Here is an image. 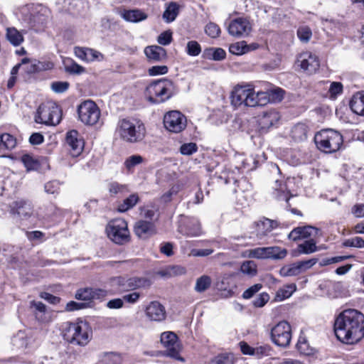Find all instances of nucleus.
Instances as JSON below:
<instances>
[{
	"label": "nucleus",
	"mask_w": 364,
	"mask_h": 364,
	"mask_svg": "<svg viewBox=\"0 0 364 364\" xmlns=\"http://www.w3.org/2000/svg\"><path fill=\"white\" fill-rule=\"evenodd\" d=\"M134 232L139 238L146 240L156 233V228L153 222L139 220L134 224Z\"/></svg>",
	"instance_id": "6ab92c4d"
},
{
	"label": "nucleus",
	"mask_w": 364,
	"mask_h": 364,
	"mask_svg": "<svg viewBox=\"0 0 364 364\" xmlns=\"http://www.w3.org/2000/svg\"><path fill=\"white\" fill-rule=\"evenodd\" d=\"M211 282L209 276L203 275L197 279L194 289L197 292H203L210 287Z\"/></svg>",
	"instance_id": "79ce46f5"
},
{
	"label": "nucleus",
	"mask_w": 364,
	"mask_h": 364,
	"mask_svg": "<svg viewBox=\"0 0 364 364\" xmlns=\"http://www.w3.org/2000/svg\"><path fill=\"white\" fill-rule=\"evenodd\" d=\"M269 300V294L267 293L262 292L259 294V296L253 300V306L257 308L262 307L267 303Z\"/></svg>",
	"instance_id": "bf43d9fd"
},
{
	"label": "nucleus",
	"mask_w": 364,
	"mask_h": 364,
	"mask_svg": "<svg viewBox=\"0 0 364 364\" xmlns=\"http://www.w3.org/2000/svg\"><path fill=\"white\" fill-rule=\"evenodd\" d=\"M176 92L173 81L162 78L151 82L146 90L149 100L152 103H161L169 100Z\"/></svg>",
	"instance_id": "20e7f679"
},
{
	"label": "nucleus",
	"mask_w": 364,
	"mask_h": 364,
	"mask_svg": "<svg viewBox=\"0 0 364 364\" xmlns=\"http://www.w3.org/2000/svg\"><path fill=\"white\" fill-rule=\"evenodd\" d=\"M122 17L127 21L138 23L146 19L147 15L140 10L134 9L125 11L122 14Z\"/></svg>",
	"instance_id": "c756f323"
},
{
	"label": "nucleus",
	"mask_w": 364,
	"mask_h": 364,
	"mask_svg": "<svg viewBox=\"0 0 364 364\" xmlns=\"http://www.w3.org/2000/svg\"><path fill=\"white\" fill-rule=\"evenodd\" d=\"M66 143L69 147L70 154L73 157L78 156L84 148V141L76 130H70L66 134Z\"/></svg>",
	"instance_id": "dca6fc26"
},
{
	"label": "nucleus",
	"mask_w": 364,
	"mask_h": 364,
	"mask_svg": "<svg viewBox=\"0 0 364 364\" xmlns=\"http://www.w3.org/2000/svg\"><path fill=\"white\" fill-rule=\"evenodd\" d=\"M307 132L308 127L306 124H297L291 130L292 137L296 140L302 141L306 139Z\"/></svg>",
	"instance_id": "58836bf2"
},
{
	"label": "nucleus",
	"mask_w": 364,
	"mask_h": 364,
	"mask_svg": "<svg viewBox=\"0 0 364 364\" xmlns=\"http://www.w3.org/2000/svg\"><path fill=\"white\" fill-rule=\"evenodd\" d=\"M205 33L211 38H216L220 33L219 26L214 23H209L205 26Z\"/></svg>",
	"instance_id": "052dcab7"
},
{
	"label": "nucleus",
	"mask_w": 364,
	"mask_h": 364,
	"mask_svg": "<svg viewBox=\"0 0 364 364\" xmlns=\"http://www.w3.org/2000/svg\"><path fill=\"white\" fill-rule=\"evenodd\" d=\"M172 39V32L166 31L159 36L157 41L160 45L167 46L171 43Z\"/></svg>",
	"instance_id": "680f3d73"
},
{
	"label": "nucleus",
	"mask_w": 364,
	"mask_h": 364,
	"mask_svg": "<svg viewBox=\"0 0 364 364\" xmlns=\"http://www.w3.org/2000/svg\"><path fill=\"white\" fill-rule=\"evenodd\" d=\"M62 118L60 108L55 103L43 104L38 107L35 121L37 123L55 126Z\"/></svg>",
	"instance_id": "6e6552de"
},
{
	"label": "nucleus",
	"mask_w": 364,
	"mask_h": 364,
	"mask_svg": "<svg viewBox=\"0 0 364 364\" xmlns=\"http://www.w3.org/2000/svg\"><path fill=\"white\" fill-rule=\"evenodd\" d=\"M201 52L200 44L196 41H188L186 46V53L191 56H198Z\"/></svg>",
	"instance_id": "603ef678"
},
{
	"label": "nucleus",
	"mask_w": 364,
	"mask_h": 364,
	"mask_svg": "<svg viewBox=\"0 0 364 364\" xmlns=\"http://www.w3.org/2000/svg\"><path fill=\"white\" fill-rule=\"evenodd\" d=\"M249 257L256 259H269V247H257L249 251Z\"/></svg>",
	"instance_id": "a18cd8bd"
},
{
	"label": "nucleus",
	"mask_w": 364,
	"mask_h": 364,
	"mask_svg": "<svg viewBox=\"0 0 364 364\" xmlns=\"http://www.w3.org/2000/svg\"><path fill=\"white\" fill-rule=\"evenodd\" d=\"M62 331L63 338L72 345L85 346L92 339V328L87 322L82 320L63 323Z\"/></svg>",
	"instance_id": "f03ea898"
},
{
	"label": "nucleus",
	"mask_w": 364,
	"mask_h": 364,
	"mask_svg": "<svg viewBox=\"0 0 364 364\" xmlns=\"http://www.w3.org/2000/svg\"><path fill=\"white\" fill-rule=\"evenodd\" d=\"M253 104L252 107L264 106L269 102H271V97L269 96V90L266 92H257V93L253 90V96L252 97Z\"/></svg>",
	"instance_id": "72a5a7b5"
},
{
	"label": "nucleus",
	"mask_w": 364,
	"mask_h": 364,
	"mask_svg": "<svg viewBox=\"0 0 364 364\" xmlns=\"http://www.w3.org/2000/svg\"><path fill=\"white\" fill-rule=\"evenodd\" d=\"M245 41H240L230 46L229 51L234 55H240L248 52Z\"/></svg>",
	"instance_id": "49530a36"
},
{
	"label": "nucleus",
	"mask_w": 364,
	"mask_h": 364,
	"mask_svg": "<svg viewBox=\"0 0 364 364\" xmlns=\"http://www.w3.org/2000/svg\"><path fill=\"white\" fill-rule=\"evenodd\" d=\"M299 254L309 255L317 251V247L314 240H306L304 243L298 245Z\"/></svg>",
	"instance_id": "a19ab883"
},
{
	"label": "nucleus",
	"mask_w": 364,
	"mask_h": 364,
	"mask_svg": "<svg viewBox=\"0 0 364 364\" xmlns=\"http://www.w3.org/2000/svg\"><path fill=\"white\" fill-rule=\"evenodd\" d=\"M343 86L341 82H331L328 90L331 98H336L338 95H341L343 92Z\"/></svg>",
	"instance_id": "6e6d98bb"
},
{
	"label": "nucleus",
	"mask_w": 364,
	"mask_h": 364,
	"mask_svg": "<svg viewBox=\"0 0 364 364\" xmlns=\"http://www.w3.org/2000/svg\"><path fill=\"white\" fill-rule=\"evenodd\" d=\"M334 332L344 343H358L364 337V314L353 309L343 311L335 319Z\"/></svg>",
	"instance_id": "f257e3e1"
},
{
	"label": "nucleus",
	"mask_w": 364,
	"mask_h": 364,
	"mask_svg": "<svg viewBox=\"0 0 364 364\" xmlns=\"http://www.w3.org/2000/svg\"><path fill=\"white\" fill-rule=\"evenodd\" d=\"M317 229L312 226L298 227L293 229L288 235V238L294 241L304 239L312 235V231L317 232Z\"/></svg>",
	"instance_id": "bb28decb"
},
{
	"label": "nucleus",
	"mask_w": 364,
	"mask_h": 364,
	"mask_svg": "<svg viewBox=\"0 0 364 364\" xmlns=\"http://www.w3.org/2000/svg\"><path fill=\"white\" fill-rule=\"evenodd\" d=\"M186 273L184 267L178 265H170L157 272V275L164 278H170L182 275Z\"/></svg>",
	"instance_id": "c85d7f7f"
},
{
	"label": "nucleus",
	"mask_w": 364,
	"mask_h": 364,
	"mask_svg": "<svg viewBox=\"0 0 364 364\" xmlns=\"http://www.w3.org/2000/svg\"><path fill=\"white\" fill-rule=\"evenodd\" d=\"M164 124L169 132L178 133L186 128V118L178 111H171L164 115Z\"/></svg>",
	"instance_id": "2eb2a0df"
},
{
	"label": "nucleus",
	"mask_w": 364,
	"mask_h": 364,
	"mask_svg": "<svg viewBox=\"0 0 364 364\" xmlns=\"http://www.w3.org/2000/svg\"><path fill=\"white\" fill-rule=\"evenodd\" d=\"M225 50L220 48H209L203 52V57L208 60L219 61L225 59Z\"/></svg>",
	"instance_id": "2f4dec72"
},
{
	"label": "nucleus",
	"mask_w": 364,
	"mask_h": 364,
	"mask_svg": "<svg viewBox=\"0 0 364 364\" xmlns=\"http://www.w3.org/2000/svg\"><path fill=\"white\" fill-rule=\"evenodd\" d=\"M237 360L232 353H223L213 358L210 364H235Z\"/></svg>",
	"instance_id": "4c0bfd02"
},
{
	"label": "nucleus",
	"mask_w": 364,
	"mask_h": 364,
	"mask_svg": "<svg viewBox=\"0 0 364 364\" xmlns=\"http://www.w3.org/2000/svg\"><path fill=\"white\" fill-rule=\"evenodd\" d=\"M343 246L353 247L357 248L364 247V240L360 237H355L343 241Z\"/></svg>",
	"instance_id": "864d4df0"
},
{
	"label": "nucleus",
	"mask_w": 364,
	"mask_h": 364,
	"mask_svg": "<svg viewBox=\"0 0 364 364\" xmlns=\"http://www.w3.org/2000/svg\"><path fill=\"white\" fill-rule=\"evenodd\" d=\"M314 141L317 148L326 154L336 152L343 144V136L333 129H323L316 134Z\"/></svg>",
	"instance_id": "39448f33"
},
{
	"label": "nucleus",
	"mask_w": 364,
	"mask_h": 364,
	"mask_svg": "<svg viewBox=\"0 0 364 364\" xmlns=\"http://www.w3.org/2000/svg\"><path fill=\"white\" fill-rule=\"evenodd\" d=\"M143 160V157L140 155H132L125 160L124 166L129 171H131L136 166L141 164Z\"/></svg>",
	"instance_id": "3c124183"
},
{
	"label": "nucleus",
	"mask_w": 364,
	"mask_h": 364,
	"mask_svg": "<svg viewBox=\"0 0 364 364\" xmlns=\"http://www.w3.org/2000/svg\"><path fill=\"white\" fill-rule=\"evenodd\" d=\"M297 36L301 41L307 43L310 40L312 33L308 26H301L297 31Z\"/></svg>",
	"instance_id": "5fc2aeb1"
},
{
	"label": "nucleus",
	"mask_w": 364,
	"mask_h": 364,
	"mask_svg": "<svg viewBox=\"0 0 364 364\" xmlns=\"http://www.w3.org/2000/svg\"><path fill=\"white\" fill-rule=\"evenodd\" d=\"M178 5L176 2H171L163 14V18L166 23L173 21L178 14Z\"/></svg>",
	"instance_id": "c9c22d12"
},
{
	"label": "nucleus",
	"mask_w": 364,
	"mask_h": 364,
	"mask_svg": "<svg viewBox=\"0 0 364 364\" xmlns=\"http://www.w3.org/2000/svg\"><path fill=\"white\" fill-rule=\"evenodd\" d=\"M11 207L12 213L18 215L22 219L30 218L33 213V206L28 200H17L13 202Z\"/></svg>",
	"instance_id": "aec40b11"
},
{
	"label": "nucleus",
	"mask_w": 364,
	"mask_h": 364,
	"mask_svg": "<svg viewBox=\"0 0 364 364\" xmlns=\"http://www.w3.org/2000/svg\"><path fill=\"white\" fill-rule=\"evenodd\" d=\"M296 287L295 284L288 285L284 289L278 290L276 294V297L279 301L287 299L291 296L293 292L296 291Z\"/></svg>",
	"instance_id": "8fccbe9b"
},
{
	"label": "nucleus",
	"mask_w": 364,
	"mask_h": 364,
	"mask_svg": "<svg viewBox=\"0 0 364 364\" xmlns=\"http://www.w3.org/2000/svg\"><path fill=\"white\" fill-rule=\"evenodd\" d=\"M240 271L244 274L253 277L257 274V265L252 260L245 261L241 264Z\"/></svg>",
	"instance_id": "c03bdc74"
},
{
	"label": "nucleus",
	"mask_w": 364,
	"mask_h": 364,
	"mask_svg": "<svg viewBox=\"0 0 364 364\" xmlns=\"http://www.w3.org/2000/svg\"><path fill=\"white\" fill-rule=\"evenodd\" d=\"M253 88L250 85H237L232 92L230 98L231 104L237 108L242 105L245 107H252L254 103L252 101Z\"/></svg>",
	"instance_id": "9b49d317"
},
{
	"label": "nucleus",
	"mask_w": 364,
	"mask_h": 364,
	"mask_svg": "<svg viewBox=\"0 0 364 364\" xmlns=\"http://www.w3.org/2000/svg\"><path fill=\"white\" fill-rule=\"evenodd\" d=\"M296 262L292 263L289 265L282 267L279 270V274L282 277H292L299 275Z\"/></svg>",
	"instance_id": "de8ad7c7"
},
{
	"label": "nucleus",
	"mask_w": 364,
	"mask_h": 364,
	"mask_svg": "<svg viewBox=\"0 0 364 364\" xmlns=\"http://www.w3.org/2000/svg\"><path fill=\"white\" fill-rule=\"evenodd\" d=\"M108 291L102 289L84 288L77 291L75 299L89 301L92 299H102L107 296Z\"/></svg>",
	"instance_id": "4be33fe9"
},
{
	"label": "nucleus",
	"mask_w": 364,
	"mask_h": 364,
	"mask_svg": "<svg viewBox=\"0 0 364 364\" xmlns=\"http://www.w3.org/2000/svg\"><path fill=\"white\" fill-rule=\"evenodd\" d=\"M161 343L166 349V355L176 360L183 361L179 355L181 350L180 343L178 341L176 334L172 331H166L161 335Z\"/></svg>",
	"instance_id": "ddd939ff"
},
{
	"label": "nucleus",
	"mask_w": 364,
	"mask_h": 364,
	"mask_svg": "<svg viewBox=\"0 0 364 364\" xmlns=\"http://www.w3.org/2000/svg\"><path fill=\"white\" fill-rule=\"evenodd\" d=\"M250 28L248 20L245 18H237L230 22L228 26V32L232 36L239 37L247 34Z\"/></svg>",
	"instance_id": "5701e85b"
},
{
	"label": "nucleus",
	"mask_w": 364,
	"mask_h": 364,
	"mask_svg": "<svg viewBox=\"0 0 364 364\" xmlns=\"http://www.w3.org/2000/svg\"><path fill=\"white\" fill-rule=\"evenodd\" d=\"M168 67L166 65H155L149 69V74L151 76L164 75L168 73Z\"/></svg>",
	"instance_id": "0e129e2a"
},
{
	"label": "nucleus",
	"mask_w": 364,
	"mask_h": 364,
	"mask_svg": "<svg viewBox=\"0 0 364 364\" xmlns=\"http://www.w3.org/2000/svg\"><path fill=\"white\" fill-rule=\"evenodd\" d=\"M262 287L261 284H256L247 289H246L242 294V298L249 299L252 298L257 292H258Z\"/></svg>",
	"instance_id": "e2e57ef3"
},
{
	"label": "nucleus",
	"mask_w": 364,
	"mask_h": 364,
	"mask_svg": "<svg viewBox=\"0 0 364 364\" xmlns=\"http://www.w3.org/2000/svg\"><path fill=\"white\" fill-rule=\"evenodd\" d=\"M79 119L87 125H94L100 119V111L92 100H85L77 107Z\"/></svg>",
	"instance_id": "9d476101"
},
{
	"label": "nucleus",
	"mask_w": 364,
	"mask_h": 364,
	"mask_svg": "<svg viewBox=\"0 0 364 364\" xmlns=\"http://www.w3.org/2000/svg\"><path fill=\"white\" fill-rule=\"evenodd\" d=\"M108 191L112 196H123L129 192V188L126 184L113 181L108 184Z\"/></svg>",
	"instance_id": "e433bc0d"
},
{
	"label": "nucleus",
	"mask_w": 364,
	"mask_h": 364,
	"mask_svg": "<svg viewBox=\"0 0 364 364\" xmlns=\"http://www.w3.org/2000/svg\"><path fill=\"white\" fill-rule=\"evenodd\" d=\"M141 297V294L137 291H133L132 293L125 294L123 296V300L129 304H135L136 303L139 298Z\"/></svg>",
	"instance_id": "774afa93"
},
{
	"label": "nucleus",
	"mask_w": 364,
	"mask_h": 364,
	"mask_svg": "<svg viewBox=\"0 0 364 364\" xmlns=\"http://www.w3.org/2000/svg\"><path fill=\"white\" fill-rule=\"evenodd\" d=\"M269 96L271 97V102L281 101L283 99L284 91L280 88L269 90Z\"/></svg>",
	"instance_id": "338daca9"
},
{
	"label": "nucleus",
	"mask_w": 364,
	"mask_h": 364,
	"mask_svg": "<svg viewBox=\"0 0 364 364\" xmlns=\"http://www.w3.org/2000/svg\"><path fill=\"white\" fill-rule=\"evenodd\" d=\"M30 11L31 13L28 15H25L23 17V21L34 30H41L50 18V9L44 6L38 5L32 6L31 9L26 6L23 9L22 12L24 14L26 11Z\"/></svg>",
	"instance_id": "423d86ee"
},
{
	"label": "nucleus",
	"mask_w": 364,
	"mask_h": 364,
	"mask_svg": "<svg viewBox=\"0 0 364 364\" xmlns=\"http://www.w3.org/2000/svg\"><path fill=\"white\" fill-rule=\"evenodd\" d=\"M69 87L68 82H53L51 84V89L56 93H63Z\"/></svg>",
	"instance_id": "69168bd1"
},
{
	"label": "nucleus",
	"mask_w": 364,
	"mask_h": 364,
	"mask_svg": "<svg viewBox=\"0 0 364 364\" xmlns=\"http://www.w3.org/2000/svg\"><path fill=\"white\" fill-rule=\"evenodd\" d=\"M16 145V139L14 136L5 133L0 135V151L11 150Z\"/></svg>",
	"instance_id": "473e14b6"
},
{
	"label": "nucleus",
	"mask_w": 364,
	"mask_h": 364,
	"mask_svg": "<svg viewBox=\"0 0 364 364\" xmlns=\"http://www.w3.org/2000/svg\"><path fill=\"white\" fill-rule=\"evenodd\" d=\"M255 224L257 227V237L260 240L279 226L278 221L264 217L256 222Z\"/></svg>",
	"instance_id": "b1692460"
},
{
	"label": "nucleus",
	"mask_w": 364,
	"mask_h": 364,
	"mask_svg": "<svg viewBox=\"0 0 364 364\" xmlns=\"http://www.w3.org/2000/svg\"><path fill=\"white\" fill-rule=\"evenodd\" d=\"M144 53L147 58L153 62L161 61L166 58V50L159 46H147L144 49Z\"/></svg>",
	"instance_id": "a878e982"
},
{
	"label": "nucleus",
	"mask_w": 364,
	"mask_h": 364,
	"mask_svg": "<svg viewBox=\"0 0 364 364\" xmlns=\"http://www.w3.org/2000/svg\"><path fill=\"white\" fill-rule=\"evenodd\" d=\"M145 314L151 321H162L166 318V310L160 302L153 301L146 306Z\"/></svg>",
	"instance_id": "412c9836"
},
{
	"label": "nucleus",
	"mask_w": 364,
	"mask_h": 364,
	"mask_svg": "<svg viewBox=\"0 0 364 364\" xmlns=\"http://www.w3.org/2000/svg\"><path fill=\"white\" fill-rule=\"evenodd\" d=\"M21 161L26 168L27 171H34L39 168V163L31 156L25 154L21 157Z\"/></svg>",
	"instance_id": "09e8293b"
},
{
	"label": "nucleus",
	"mask_w": 364,
	"mask_h": 364,
	"mask_svg": "<svg viewBox=\"0 0 364 364\" xmlns=\"http://www.w3.org/2000/svg\"><path fill=\"white\" fill-rule=\"evenodd\" d=\"M197 150L198 147L196 144L193 142L183 144L180 148V152L181 154L187 156L193 154L196 152Z\"/></svg>",
	"instance_id": "4d7b16f0"
},
{
	"label": "nucleus",
	"mask_w": 364,
	"mask_h": 364,
	"mask_svg": "<svg viewBox=\"0 0 364 364\" xmlns=\"http://www.w3.org/2000/svg\"><path fill=\"white\" fill-rule=\"evenodd\" d=\"M279 119V113L276 110L270 109L259 116L258 123L262 129H267L277 124Z\"/></svg>",
	"instance_id": "393cba45"
},
{
	"label": "nucleus",
	"mask_w": 364,
	"mask_h": 364,
	"mask_svg": "<svg viewBox=\"0 0 364 364\" xmlns=\"http://www.w3.org/2000/svg\"><path fill=\"white\" fill-rule=\"evenodd\" d=\"M6 38L14 46H19L23 41V34L14 27L6 29Z\"/></svg>",
	"instance_id": "f704fd0d"
},
{
	"label": "nucleus",
	"mask_w": 364,
	"mask_h": 364,
	"mask_svg": "<svg viewBox=\"0 0 364 364\" xmlns=\"http://www.w3.org/2000/svg\"><path fill=\"white\" fill-rule=\"evenodd\" d=\"M271 338L274 343L280 347H287L291 339V328L290 324L282 321L271 330Z\"/></svg>",
	"instance_id": "f8f14e48"
},
{
	"label": "nucleus",
	"mask_w": 364,
	"mask_h": 364,
	"mask_svg": "<svg viewBox=\"0 0 364 364\" xmlns=\"http://www.w3.org/2000/svg\"><path fill=\"white\" fill-rule=\"evenodd\" d=\"M64 65L65 71L70 74L80 75L85 71L84 67L80 65L71 59H68L65 61Z\"/></svg>",
	"instance_id": "ea45409f"
},
{
	"label": "nucleus",
	"mask_w": 364,
	"mask_h": 364,
	"mask_svg": "<svg viewBox=\"0 0 364 364\" xmlns=\"http://www.w3.org/2000/svg\"><path fill=\"white\" fill-rule=\"evenodd\" d=\"M106 232L108 237L116 244L123 245L129 241L127 223L122 218L110 221L106 228Z\"/></svg>",
	"instance_id": "1a4fd4ad"
},
{
	"label": "nucleus",
	"mask_w": 364,
	"mask_h": 364,
	"mask_svg": "<svg viewBox=\"0 0 364 364\" xmlns=\"http://www.w3.org/2000/svg\"><path fill=\"white\" fill-rule=\"evenodd\" d=\"M350 107L356 114L364 116V91L358 92L353 95Z\"/></svg>",
	"instance_id": "cd10ccee"
},
{
	"label": "nucleus",
	"mask_w": 364,
	"mask_h": 364,
	"mask_svg": "<svg viewBox=\"0 0 364 364\" xmlns=\"http://www.w3.org/2000/svg\"><path fill=\"white\" fill-rule=\"evenodd\" d=\"M178 231L187 237H197L202 232L200 224L195 218H186L179 225Z\"/></svg>",
	"instance_id": "a211bd4d"
},
{
	"label": "nucleus",
	"mask_w": 364,
	"mask_h": 364,
	"mask_svg": "<svg viewBox=\"0 0 364 364\" xmlns=\"http://www.w3.org/2000/svg\"><path fill=\"white\" fill-rule=\"evenodd\" d=\"M116 132L122 140L130 144L142 141L146 134L143 122L133 117L119 119Z\"/></svg>",
	"instance_id": "7ed1b4c3"
},
{
	"label": "nucleus",
	"mask_w": 364,
	"mask_h": 364,
	"mask_svg": "<svg viewBox=\"0 0 364 364\" xmlns=\"http://www.w3.org/2000/svg\"><path fill=\"white\" fill-rule=\"evenodd\" d=\"M110 285L118 292L123 293L151 286V281L145 277H116L110 279Z\"/></svg>",
	"instance_id": "0eeeda50"
},
{
	"label": "nucleus",
	"mask_w": 364,
	"mask_h": 364,
	"mask_svg": "<svg viewBox=\"0 0 364 364\" xmlns=\"http://www.w3.org/2000/svg\"><path fill=\"white\" fill-rule=\"evenodd\" d=\"M296 64L309 74L316 73L320 67L318 57L309 51L299 53L297 55Z\"/></svg>",
	"instance_id": "4468645a"
},
{
	"label": "nucleus",
	"mask_w": 364,
	"mask_h": 364,
	"mask_svg": "<svg viewBox=\"0 0 364 364\" xmlns=\"http://www.w3.org/2000/svg\"><path fill=\"white\" fill-rule=\"evenodd\" d=\"M139 200V197L137 193L131 194L118 204L117 209L120 213H124L134 207Z\"/></svg>",
	"instance_id": "7c9ffc66"
},
{
	"label": "nucleus",
	"mask_w": 364,
	"mask_h": 364,
	"mask_svg": "<svg viewBox=\"0 0 364 364\" xmlns=\"http://www.w3.org/2000/svg\"><path fill=\"white\" fill-rule=\"evenodd\" d=\"M86 62H92L95 60H101L103 59L102 54L92 48H87V54H86Z\"/></svg>",
	"instance_id": "13d9d810"
},
{
	"label": "nucleus",
	"mask_w": 364,
	"mask_h": 364,
	"mask_svg": "<svg viewBox=\"0 0 364 364\" xmlns=\"http://www.w3.org/2000/svg\"><path fill=\"white\" fill-rule=\"evenodd\" d=\"M287 255V250L278 246L269 247V259H282Z\"/></svg>",
	"instance_id": "37998d69"
},
{
	"label": "nucleus",
	"mask_w": 364,
	"mask_h": 364,
	"mask_svg": "<svg viewBox=\"0 0 364 364\" xmlns=\"http://www.w3.org/2000/svg\"><path fill=\"white\" fill-rule=\"evenodd\" d=\"M35 341L36 337L31 331H18L11 339L13 346L18 349L30 348L33 346Z\"/></svg>",
	"instance_id": "f3484780"
}]
</instances>
